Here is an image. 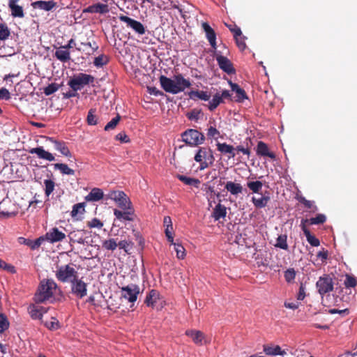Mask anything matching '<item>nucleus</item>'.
<instances>
[{
	"instance_id": "1",
	"label": "nucleus",
	"mask_w": 357,
	"mask_h": 357,
	"mask_svg": "<svg viewBox=\"0 0 357 357\" xmlns=\"http://www.w3.org/2000/svg\"><path fill=\"white\" fill-rule=\"evenodd\" d=\"M57 288L58 285L53 279L42 280L34 295V301L36 303H45L54 296Z\"/></svg>"
},
{
	"instance_id": "2",
	"label": "nucleus",
	"mask_w": 357,
	"mask_h": 357,
	"mask_svg": "<svg viewBox=\"0 0 357 357\" xmlns=\"http://www.w3.org/2000/svg\"><path fill=\"white\" fill-rule=\"evenodd\" d=\"M79 275L73 264L57 266L55 271L56 278L62 283H70Z\"/></svg>"
},
{
	"instance_id": "3",
	"label": "nucleus",
	"mask_w": 357,
	"mask_h": 357,
	"mask_svg": "<svg viewBox=\"0 0 357 357\" xmlns=\"http://www.w3.org/2000/svg\"><path fill=\"white\" fill-rule=\"evenodd\" d=\"M95 77L89 74L79 73L70 77L68 85L74 91H79L84 86L93 83Z\"/></svg>"
},
{
	"instance_id": "4",
	"label": "nucleus",
	"mask_w": 357,
	"mask_h": 357,
	"mask_svg": "<svg viewBox=\"0 0 357 357\" xmlns=\"http://www.w3.org/2000/svg\"><path fill=\"white\" fill-rule=\"evenodd\" d=\"M195 160L200 164V169H204L213 163L215 158L211 149L201 147L195 155Z\"/></svg>"
},
{
	"instance_id": "5",
	"label": "nucleus",
	"mask_w": 357,
	"mask_h": 357,
	"mask_svg": "<svg viewBox=\"0 0 357 357\" xmlns=\"http://www.w3.org/2000/svg\"><path fill=\"white\" fill-rule=\"evenodd\" d=\"M183 141L190 146H197L204 143V135L197 130L188 129L182 134Z\"/></svg>"
},
{
	"instance_id": "6",
	"label": "nucleus",
	"mask_w": 357,
	"mask_h": 357,
	"mask_svg": "<svg viewBox=\"0 0 357 357\" xmlns=\"http://www.w3.org/2000/svg\"><path fill=\"white\" fill-rule=\"evenodd\" d=\"M316 287L318 293L321 297H324V295L333 290V282L332 278L327 274H324L319 277L316 283Z\"/></svg>"
},
{
	"instance_id": "7",
	"label": "nucleus",
	"mask_w": 357,
	"mask_h": 357,
	"mask_svg": "<svg viewBox=\"0 0 357 357\" xmlns=\"http://www.w3.org/2000/svg\"><path fill=\"white\" fill-rule=\"evenodd\" d=\"M70 292L77 298L82 299L87 295V284L82 278H76L70 283Z\"/></svg>"
},
{
	"instance_id": "8",
	"label": "nucleus",
	"mask_w": 357,
	"mask_h": 357,
	"mask_svg": "<svg viewBox=\"0 0 357 357\" xmlns=\"http://www.w3.org/2000/svg\"><path fill=\"white\" fill-rule=\"evenodd\" d=\"M109 197L113 199L122 210L130 208L132 206L128 197L123 191H112L109 194Z\"/></svg>"
},
{
	"instance_id": "9",
	"label": "nucleus",
	"mask_w": 357,
	"mask_h": 357,
	"mask_svg": "<svg viewBox=\"0 0 357 357\" xmlns=\"http://www.w3.org/2000/svg\"><path fill=\"white\" fill-rule=\"evenodd\" d=\"M121 296L128 300L130 303L137 301L139 294V287L135 284H130L121 289Z\"/></svg>"
},
{
	"instance_id": "10",
	"label": "nucleus",
	"mask_w": 357,
	"mask_h": 357,
	"mask_svg": "<svg viewBox=\"0 0 357 357\" xmlns=\"http://www.w3.org/2000/svg\"><path fill=\"white\" fill-rule=\"evenodd\" d=\"M119 18L121 22L126 23L127 26L132 28L136 33L140 35L145 33V28L140 22L123 15L119 16Z\"/></svg>"
},
{
	"instance_id": "11",
	"label": "nucleus",
	"mask_w": 357,
	"mask_h": 357,
	"mask_svg": "<svg viewBox=\"0 0 357 357\" xmlns=\"http://www.w3.org/2000/svg\"><path fill=\"white\" fill-rule=\"evenodd\" d=\"M159 81H160L161 87L162 88V89L165 91H166L167 93H172V94L178 93V91L179 89H178V88L176 87L175 82H174L175 80H174V77H173V79H171L165 75H161L159 77Z\"/></svg>"
},
{
	"instance_id": "12",
	"label": "nucleus",
	"mask_w": 357,
	"mask_h": 357,
	"mask_svg": "<svg viewBox=\"0 0 357 357\" xmlns=\"http://www.w3.org/2000/svg\"><path fill=\"white\" fill-rule=\"evenodd\" d=\"M43 237L48 242L54 243L62 241L66 238V236L63 232L59 231L57 227H53Z\"/></svg>"
},
{
	"instance_id": "13",
	"label": "nucleus",
	"mask_w": 357,
	"mask_h": 357,
	"mask_svg": "<svg viewBox=\"0 0 357 357\" xmlns=\"http://www.w3.org/2000/svg\"><path fill=\"white\" fill-rule=\"evenodd\" d=\"M216 61L220 69L227 74L235 73V69L233 67L232 63L226 56L218 55L216 56Z\"/></svg>"
},
{
	"instance_id": "14",
	"label": "nucleus",
	"mask_w": 357,
	"mask_h": 357,
	"mask_svg": "<svg viewBox=\"0 0 357 357\" xmlns=\"http://www.w3.org/2000/svg\"><path fill=\"white\" fill-rule=\"evenodd\" d=\"M202 27L205 32L206 37L211 45V47L216 50V33L207 22H203Z\"/></svg>"
},
{
	"instance_id": "15",
	"label": "nucleus",
	"mask_w": 357,
	"mask_h": 357,
	"mask_svg": "<svg viewBox=\"0 0 357 357\" xmlns=\"http://www.w3.org/2000/svg\"><path fill=\"white\" fill-rule=\"evenodd\" d=\"M114 215L121 221H132L134 220V210L132 206H130V208L123 210V211L115 208L114 209Z\"/></svg>"
},
{
	"instance_id": "16",
	"label": "nucleus",
	"mask_w": 357,
	"mask_h": 357,
	"mask_svg": "<svg viewBox=\"0 0 357 357\" xmlns=\"http://www.w3.org/2000/svg\"><path fill=\"white\" fill-rule=\"evenodd\" d=\"M47 139L54 144V149L59 151L62 155L66 157L72 156V154L65 142L56 140L53 137H47Z\"/></svg>"
},
{
	"instance_id": "17",
	"label": "nucleus",
	"mask_w": 357,
	"mask_h": 357,
	"mask_svg": "<svg viewBox=\"0 0 357 357\" xmlns=\"http://www.w3.org/2000/svg\"><path fill=\"white\" fill-rule=\"evenodd\" d=\"M174 78L175 80V85L176 87L179 89L178 91V93L182 91H184V90L187 88H190L191 86V82L189 79H187L184 78L182 74H176L174 75Z\"/></svg>"
},
{
	"instance_id": "18",
	"label": "nucleus",
	"mask_w": 357,
	"mask_h": 357,
	"mask_svg": "<svg viewBox=\"0 0 357 357\" xmlns=\"http://www.w3.org/2000/svg\"><path fill=\"white\" fill-rule=\"evenodd\" d=\"M29 152L31 154H36L39 158L50 162L55 160L54 156L51 153L46 151L42 146L31 149Z\"/></svg>"
},
{
	"instance_id": "19",
	"label": "nucleus",
	"mask_w": 357,
	"mask_h": 357,
	"mask_svg": "<svg viewBox=\"0 0 357 357\" xmlns=\"http://www.w3.org/2000/svg\"><path fill=\"white\" fill-rule=\"evenodd\" d=\"M256 151L259 156L268 157L273 160L275 159V154L270 151L267 144L262 141L258 142Z\"/></svg>"
},
{
	"instance_id": "20",
	"label": "nucleus",
	"mask_w": 357,
	"mask_h": 357,
	"mask_svg": "<svg viewBox=\"0 0 357 357\" xmlns=\"http://www.w3.org/2000/svg\"><path fill=\"white\" fill-rule=\"evenodd\" d=\"M109 11L108 6L103 3H96L84 8L83 13L105 14Z\"/></svg>"
},
{
	"instance_id": "21",
	"label": "nucleus",
	"mask_w": 357,
	"mask_h": 357,
	"mask_svg": "<svg viewBox=\"0 0 357 357\" xmlns=\"http://www.w3.org/2000/svg\"><path fill=\"white\" fill-rule=\"evenodd\" d=\"M229 83L231 86V91L236 93L235 100L236 102H243L245 100L248 98L243 89L241 88L237 84L233 83L231 81H229Z\"/></svg>"
},
{
	"instance_id": "22",
	"label": "nucleus",
	"mask_w": 357,
	"mask_h": 357,
	"mask_svg": "<svg viewBox=\"0 0 357 357\" xmlns=\"http://www.w3.org/2000/svg\"><path fill=\"white\" fill-rule=\"evenodd\" d=\"M185 335L192 338L194 343L196 344L202 345L204 340V334L200 331L188 330L185 331Z\"/></svg>"
},
{
	"instance_id": "23",
	"label": "nucleus",
	"mask_w": 357,
	"mask_h": 357,
	"mask_svg": "<svg viewBox=\"0 0 357 357\" xmlns=\"http://www.w3.org/2000/svg\"><path fill=\"white\" fill-rule=\"evenodd\" d=\"M18 1L19 0H9L8 7L10 9L13 17L22 18L24 16V14L22 7L17 5Z\"/></svg>"
},
{
	"instance_id": "24",
	"label": "nucleus",
	"mask_w": 357,
	"mask_h": 357,
	"mask_svg": "<svg viewBox=\"0 0 357 357\" xmlns=\"http://www.w3.org/2000/svg\"><path fill=\"white\" fill-rule=\"evenodd\" d=\"M56 5V3L54 1H37L35 2H33L31 3V6L34 8H39L41 10H44L45 11H50L52 10Z\"/></svg>"
},
{
	"instance_id": "25",
	"label": "nucleus",
	"mask_w": 357,
	"mask_h": 357,
	"mask_svg": "<svg viewBox=\"0 0 357 357\" xmlns=\"http://www.w3.org/2000/svg\"><path fill=\"white\" fill-rule=\"evenodd\" d=\"M44 240L45 238L43 236H40L34 241L26 239L22 237L19 238V241L20 243L29 246L31 250H36L41 245Z\"/></svg>"
},
{
	"instance_id": "26",
	"label": "nucleus",
	"mask_w": 357,
	"mask_h": 357,
	"mask_svg": "<svg viewBox=\"0 0 357 357\" xmlns=\"http://www.w3.org/2000/svg\"><path fill=\"white\" fill-rule=\"evenodd\" d=\"M216 146L218 151H220V153L223 154H229V158L235 157V148L233 146L227 144L226 143L220 142H218Z\"/></svg>"
},
{
	"instance_id": "27",
	"label": "nucleus",
	"mask_w": 357,
	"mask_h": 357,
	"mask_svg": "<svg viewBox=\"0 0 357 357\" xmlns=\"http://www.w3.org/2000/svg\"><path fill=\"white\" fill-rule=\"evenodd\" d=\"M188 96L192 100L199 99L204 101H208L211 97V93L204 91H191L188 93Z\"/></svg>"
},
{
	"instance_id": "28",
	"label": "nucleus",
	"mask_w": 357,
	"mask_h": 357,
	"mask_svg": "<svg viewBox=\"0 0 357 357\" xmlns=\"http://www.w3.org/2000/svg\"><path fill=\"white\" fill-rule=\"evenodd\" d=\"M103 192L98 188H93L89 195L85 197L88 202H98L103 197Z\"/></svg>"
},
{
	"instance_id": "29",
	"label": "nucleus",
	"mask_w": 357,
	"mask_h": 357,
	"mask_svg": "<svg viewBox=\"0 0 357 357\" xmlns=\"http://www.w3.org/2000/svg\"><path fill=\"white\" fill-rule=\"evenodd\" d=\"M227 215V208L221 204H218L213 209L212 217L215 220H219L220 218H224Z\"/></svg>"
},
{
	"instance_id": "30",
	"label": "nucleus",
	"mask_w": 357,
	"mask_h": 357,
	"mask_svg": "<svg viewBox=\"0 0 357 357\" xmlns=\"http://www.w3.org/2000/svg\"><path fill=\"white\" fill-rule=\"evenodd\" d=\"M225 189L233 195H237L243 192V186L232 181L227 182Z\"/></svg>"
},
{
	"instance_id": "31",
	"label": "nucleus",
	"mask_w": 357,
	"mask_h": 357,
	"mask_svg": "<svg viewBox=\"0 0 357 357\" xmlns=\"http://www.w3.org/2000/svg\"><path fill=\"white\" fill-rule=\"evenodd\" d=\"M56 58L61 62L66 63L70 59V53L68 50L60 47L54 54Z\"/></svg>"
},
{
	"instance_id": "32",
	"label": "nucleus",
	"mask_w": 357,
	"mask_h": 357,
	"mask_svg": "<svg viewBox=\"0 0 357 357\" xmlns=\"http://www.w3.org/2000/svg\"><path fill=\"white\" fill-rule=\"evenodd\" d=\"M159 294L158 291L155 289H152L149 291L148 295L146 296L144 303L147 306H151L153 307L154 304L156 303L157 300L158 299Z\"/></svg>"
},
{
	"instance_id": "33",
	"label": "nucleus",
	"mask_w": 357,
	"mask_h": 357,
	"mask_svg": "<svg viewBox=\"0 0 357 357\" xmlns=\"http://www.w3.org/2000/svg\"><path fill=\"white\" fill-rule=\"evenodd\" d=\"M102 247L104 250L114 251L118 247V238H110L104 240L102 243Z\"/></svg>"
},
{
	"instance_id": "34",
	"label": "nucleus",
	"mask_w": 357,
	"mask_h": 357,
	"mask_svg": "<svg viewBox=\"0 0 357 357\" xmlns=\"http://www.w3.org/2000/svg\"><path fill=\"white\" fill-rule=\"evenodd\" d=\"M41 310H43V307L34 305H31L29 308L31 317L33 319H40L43 314V312H41Z\"/></svg>"
},
{
	"instance_id": "35",
	"label": "nucleus",
	"mask_w": 357,
	"mask_h": 357,
	"mask_svg": "<svg viewBox=\"0 0 357 357\" xmlns=\"http://www.w3.org/2000/svg\"><path fill=\"white\" fill-rule=\"evenodd\" d=\"M177 178H178L179 181H181L185 185H192L196 188H198L199 185L200 184V181L197 178H190L181 174H178Z\"/></svg>"
},
{
	"instance_id": "36",
	"label": "nucleus",
	"mask_w": 357,
	"mask_h": 357,
	"mask_svg": "<svg viewBox=\"0 0 357 357\" xmlns=\"http://www.w3.org/2000/svg\"><path fill=\"white\" fill-rule=\"evenodd\" d=\"M264 351L266 355H282L285 354L284 351H282L281 347L278 345L275 347L274 348L269 347L268 345H264Z\"/></svg>"
},
{
	"instance_id": "37",
	"label": "nucleus",
	"mask_w": 357,
	"mask_h": 357,
	"mask_svg": "<svg viewBox=\"0 0 357 357\" xmlns=\"http://www.w3.org/2000/svg\"><path fill=\"white\" fill-rule=\"evenodd\" d=\"M55 169H59L60 172L63 175H74L75 170L70 168L66 164L64 163H56L54 165Z\"/></svg>"
},
{
	"instance_id": "38",
	"label": "nucleus",
	"mask_w": 357,
	"mask_h": 357,
	"mask_svg": "<svg viewBox=\"0 0 357 357\" xmlns=\"http://www.w3.org/2000/svg\"><path fill=\"white\" fill-rule=\"evenodd\" d=\"M269 199L270 197L268 196H262L260 198H256L253 197L252 198V202L255 207L258 208H261L267 205Z\"/></svg>"
},
{
	"instance_id": "39",
	"label": "nucleus",
	"mask_w": 357,
	"mask_h": 357,
	"mask_svg": "<svg viewBox=\"0 0 357 357\" xmlns=\"http://www.w3.org/2000/svg\"><path fill=\"white\" fill-rule=\"evenodd\" d=\"M223 102L221 97H220V93H216L213 96L211 101H209L208 105V108L210 111H213L215 109L218 105Z\"/></svg>"
},
{
	"instance_id": "40",
	"label": "nucleus",
	"mask_w": 357,
	"mask_h": 357,
	"mask_svg": "<svg viewBox=\"0 0 357 357\" xmlns=\"http://www.w3.org/2000/svg\"><path fill=\"white\" fill-rule=\"evenodd\" d=\"M287 236L286 234L280 235L276 240V243L275 246L276 248H279L285 250H287L289 247L287 244Z\"/></svg>"
},
{
	"instance_id": "41",
	"label": "nucleus",
	"mask_w": 357,
	"mask_h": 357,
	"mask_svg": "<svg viewBox=\"0 0 357 357\" xmlns=\"http://www.w3.org/2000/svg\"><path fill=\"white\" fill-rule=\"evenodd\" d=\"M10 35V31L6 23H0V40H7Z\"/></svg>"
},
{
	"instance_id": "42",
	"label": "nucleus",
	"mask_w": 357,
	"mask_h": 357,
	"mask_svg": "<svg viewBox=\"0 0 357 357\" xmlns=\"http://www.w3.org/2000/svg\"><path fill=\"white\" fill-rule=\"evenodd\" d=\"M109 62V58L105 54H100L96 57L93 61V64L96 67L100 68L107 64Z\"/></svg>"
},
{
	"instance_id": "43",
	"label": "nucleus",
	"mask_w": 357,
	"mask_h": 357,
	"mask_svg": "<svg viewBox=\"0 0 357 357\" xmlns=\"http://www.w3.org/2000/svg\"><path fill=\"white\" fill-rule=\"evenodd\" d=\"M172 244L174 245V249L176 252L177 258L179 259H184V257H185V250L184 247L178 243H174V241L173 243Z\"/></svg>"
},
{
	"instance_id": "44",
	"label": "nucleus",
	"mask_w": 357,
	"mask_h": 357,
	"mask_svg": "<svg viewBox=\"0 0 357 357\" xmlns=\"http://www.w3.org/2000/svg\"><path fill=\"white\" fill-rule=\"evenodd\" d=\"M248 188L254 193H259L263 186V183L259 181H250L247 183Z\"/></svg>"
},
{
	"instance_id": "45",
	"label": "nucleus",
	"mask_w": 357,
	"mask_h": 357,
	"mask_svg": "<svg viewBox=\"0 0 357 357\" xmlns=\"http://www.w3.org/2000/svg\"><path fill=\"white\" fill-rule=\"evenodd\" d=\"M44 184L45 194L47 197H49L54 190L55 183L51 179H45L44 181Z\"/></svg>"
},
{
	"instance_id": "46",
	"label": "nucleus",
	"mask_w": 357,
	"mask_h": 357,
	"mask_svg": "<svg viewBox=\"0 0 357 357\" xmlns=\"http://www.w3.org/2000/svg\"><path fill=\"white\" fill-rule=\"evenodd\" d=\"M132 243L131 241L124 240H118V247L119 249L123 250L126 253H129L130 250L132 248Z\"/></svg>"
},
{
	"instance_id": "47",
	"label": "nucleus",
	"mask_w": 357,
	"mask_h": 357,
	"mask_svg": "<svg viewBox=\"0 0 357 357\" xmlns=\"http://www.w3.org/2000/svg\"><path fill=\"white\" fill-rule=\"evenodd\" d=\"M121 118V116L119 114H117L116 117L112 119L109 123H107V125L105 126L104 130L105 131L114 130L116 127L119 122L120 121Z\"/></svg>"
},
{
	"instance_id": "48",
	"label": "nucleus",
	"mask_w": 357,
	"mask_h": 357,
	"mask_svg": "<svg viewBox=\"0 0 357 357\" xmlns=\"http://www.w3.org/2000/svg\"><path fill=\"white\" fill-rule=\"evenodd\" d=\"M59 89V85L56 83H52L43 89V93L46 96H50L57 91Z\"/></svg>"
},
{
	"instance_id": "49",
	"label": "nucleus",
	"mask_w": 357,
	"mask_h": 357,
	"mask_svg": "<svg viewBox=\"0 0 357 357\" xmlns=\"http://www.w3.org/2000/svg\"><path fill=\"white\" fill-rule=\"evenodd\" d=\"M326 220V217L324 214H318L314 218L310 219V225H321L324 224Z\"/></svg>"
},
{
	"instance_id": "50",
	"label": "nucleus",
	"mask_w": 357,
	"mask_h": 357,
	"mask_svg": "<svg viewBox=\"0 0 357 357\" xmlns=\"http://www.w3.org/2000/svg\"><path fill=\"white\" fill-rule=\"evenodd\" d=\"M8 327L9 321L7 317L3 313H0V333L7 330Z\"/></svg>"
},
{
	"instance_id": "51",
	"label": "nucleus",
	"mask_w": 357,
	"mask_h": 357,
	"mask_svg": "<svg viewBox=\"0 0 357 357\" xmlns=\"http://www.w3.org/2000/svg\"><path fill=\"white\" fill-rule=\"evenodd\" d=\"M344 284L346 288H354L357 285V280L354 276L347 274Z\"/></svg>"
},
{
	"instance_id": "52",
	"label": "nucleus",
	"mask_w": 357,
	"mask_h": 357,
	"mask_svg": "<svg viewBox=\"0 0 357 357\" xmlns=\"http://www.w3.org/2000/svg\"><path fill=\"white\" fill-rule=\"evenodd\" d=\"M94 112L95 110L91 109L88 112L86 121L89 125L95 126L98 123V118L94 114Z\"/></svg>"
},
{
	"instance_id": "53",
	"label": "nucleus",
	"mask_w": 357,
	"mask_h": 357,
	"mask_svg": "<svg viewBox=\"0 0 357 357\" xmlns=\"http://www.w3.org/2000/svg\"><path fill=\"white\" fill-rule=\"evenodd\" d=\"M86 225L89 228L101 229L103 227V222L96 218H94L91 220L88 221Z\"/></svg>"
},
{
	"instance_id": "54",
	"label": "nucleus",
	"mask_w": 357,
	"mask_h": 357,
	"mask_svg": "<svg viewBox=\"0 0 357 357\" xmlns=\"http://www.w3.org/2000/svg\"><path fill=\"white\" fill-rule=\"evenodd\" d=\"M284 276L287 282H291L296 278V271L294 268H289L284 272Z\"/></svg>"
},
{
	"instance_id": "55",
	"label": "nucleus",
	"mask_w": 357,
	"mask_h": 357,
	"mask_svg": "<svg viewBox=\"0 0 357 357\" xmlns=\"http://www.w3.org/2000/svg\"><path fill=\"white\" fill-rule=\"evenodd\" d=\"M84 211V203H78L73 206L71 211L72 217H75L79 213Z\"/></svg>"
},
{
	"instance_id": "56",
	"label": "nucleus",
	"mask_w": 357,
	"mask_h": 357,
	"mask_svg": "<svg viewBox=\"0 0 357 357\" xmlns=\"http://www.w3.org/2000/svg\"><path fill=\"white\" fill-rule=\"evenodd\" d=\"M0 268L3 270H6L11 273H15L16 272L15 268L14 266L7 264L5 261L0 259Z\"/></svg>"
},
{
	"instance_id": "57",
	"label": "nucleus",
	"mask_w": 357,
	"mask_h": 357,
	"mask_svg": "<svg viewBox=\"0 0 357 357\" xmlns=\"http://www.w3.org/2000/svg\"><path fill=\"white\" fill-rule=\"evenodd\" d=\"M207 136L209 138L217 139L220 136V132L215 127L210 126L208 128Z\"/></svg>"
},
{
	"instance_id": "58",
	"label": "nucleus",
	"mask_w": 357,
	"mask_h": 357,
	"mask_svg": "<svg viewBox=\"0 0 357 357\" xmlns=\"http://www.w3.org/2000/svg\"><path fill=\"white\" fill-rule=\"evenodd\" d=\"M305 237L307 238V242L312 246L317 247L319 245V244H320L319 240L317 238H316L314 236L312 235L311 233L309 234H307V236H305Z\"/></svg>"
},
{
	"instance_id": "59",
	"label": "nucleus",
	"mask_w": 357,
	"mask_h": 357,
	"mask_svg": "<svg viewBox=\"0 0 357 357\" xmlns=\"http://www.w3.org/2000/svg\"><path fill=\"white\" fill-rule=\"evenodd\" d=\"M299 202L302 203L306 208L311 209L314 208V211L317 209V206H314V203L312 201L307 200L305 197H301L298 199Z\"/></svg>"
},
{
	"instance_id": "60",
	"label": "nucleus",
	"mask_w": 357,
	"mask_h": 357,
	"mask_svg": "<svg viewBox=\"0 0 357 357\" xmlns=\"http://www.w3.org/2000/svg\"><path fill=\"white\" fill-rule=\"evenodd\" d=\"M69 237L70 241L76 242L79 244L84 243V239L82 236H77V234L75 231L70 232Z\"/></svg>"
},
{
	"instance_id": "61",
	"label": "nucleus",
	"mask_w": 357,
	"mask_h": 357,
	"mask_svg": "<svg viewBox=\"0 0 357 357\" xmlns=\"http://www.w3.org/2000/svg\"><path fill=\"white\" fill-rule=\"evenodd\" d=\"M81 45L85 47H89L91 49L92 53L96 52L98 50V45L97 43L94 40L89 41V42H82Z\"/></svg>"
},
{
	"instance_id": "62",
	"label": "nucleus",
	"mask_w": 357,
	"mask_h": 357,
	"mask_svg": "<svg viewBox=\"0 0 357 357\" xmlns=\"http://www.w3.org/2000/svg\"><path fill=\"white\" fill-rule=\"evenodd\" d=\"M201 112L197 109H192L187 114V117L190 120L197 121L200 117Z\"/></svg>"
},
{
	"instance_id": "63",
	"label": "nucleus",
	"mask_w": 357,
	"mask_h": 357,
	"mask_svg": "<svg viewBox=\"0 0 357 357\" xmlns=\"http://www.w3.org/2000/svg\"><path fill=\"white\" fill-rule=\"evenodd\" d=\"M234 38L236 40L238 47L240 49V50L243 51L246 47V44L244 41V37L241 36L234 37Z\"/></svg>"
},
{
	"instance_id": "64",
	"label": "nucleus",
	"mask_w": 357,
	"mask_h": 357,
	"mask_svg": "<svg viewBox=\"0 0 357 357\" xmlns=\"http://www.w3.org/2000/svg\"><path fill=\"white\" fill-rule=\"evenodd\" d=\"M165 235L167 236L168 241L170 242L171 243H173V241H174V236H173L174 229H173V228L172 229L169 227L165 228Z\"/></svg>"
}]
</instances>
